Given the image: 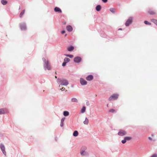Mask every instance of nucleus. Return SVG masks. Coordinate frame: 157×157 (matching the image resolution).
Returning <instances> with one entry per match:
<instances>
[{"label":"nucleus","instance_id":"423d86ee","mask_svg":"<svg viewBox=\"0 0 157 157\" xmlns=\"http://www.w3.org/2000/svg\"><path fill=\"white\" fill-rule=\"evenodd\" d=\"M127 134V132L124 130L121 129L119 130L117 134L118 135L123 136L126 135Z\"/></svg>","mask_w":157,"mask_h":157},{"label":"nucleus","instance_id":"79ce46f5","mask_svg":"<svg viewBox=\"0 0 157 157\" xmlns=\"http://www.w3.org/2000/svg\"><path fill=\"white\" fill-rule=\"evenodd\" d=\"M119 30H122V29H121V28H120V29H119Z\"/></svg>","mask_w":157,"mask_h":157},{"label":"nucleus","instance_id":"4be33fe9","mask_svg":"<svg viewBox=\"0 0 157 157\" xmlns=\"http://www.w3.org/2000/svg\"><path fill=\"white\" fill-rule=\"evenodd\" d=\"M70 60V59L67 58H65L64 59V62L66 63L69 62Z\"/></svg>","mask_w":157,"mask_h":157},{"label":"nucleus","instance_id":"dca6fc26","mask_svg":"<svg viewBox=\"0 0 157 157\" xmlns=\"http://www.w3.org/2000/svg\"><path fill=\"white\" fill-rule=\"evenodd\" d=\"M74 48L73 46H71L68 48L67 50L68 51L71 52L74 49Z\"/></svg>","mask_w":157,"mask_h":157},{"label":"nucleus","instance_id":"5701e85b","mask_svg":"<svg viewBox=\"0 0 157 157\" xmlns=\"http://www.w3.org/2000/svg\"><path fill=\"white\" fill-rule=\"evenodd\" d=\"M64 56H66L67 57H69L70 58H72L74 57L73 55H69V54H65L64 55Z\"/></svg>","mask_w":157,"mask_h":157},{"label":"nucleus","instance_id":"c756f323","mask_svg":"<svg viewBox=\"0 0 157 157\" xmlns=\"http://www.w3.org/2000/svg\"><path fill=\"white\" fill-rule=\"evenodd\" d=\"M109 112H110L113 113L114 112H116V111L115 109H110L109 110Z\"/></svg>","mask_w":157,"mask_h":157},{"label":"nucleus","instance_id":"37998d69","mask_svg":"<svg viewBox=\"0 0 157 157\" xmlns=\"http://www.w3.org/2000/svg\"><path fill=\"white\" fill-rule=\"evenodd\" d=\"M55 77L56 78H57V76H55Z\"/></svg>","mask_w":157,"mask_h":157},{"label":"nucleus","instance_id":"bb28decb","mask_svg":"<svg viewBox=\"0 0 157 157\" xmlns=\"http://www.w3.org/2000/svg\"><path fill=\"white\" fill-rule=\"evenodd\" d=\"M25 10H22L20 14V17H21L25 13Z\"/></svg>","mask_w":157,"mask_h":157},{"label":"nucleus","instance_id":"9b49d317","mask_svg":"<svg viewBox=\"0 0 157 157\" xmlns=\"http://www.w3.org/2000/svg\"><path fill=\"white\" fill-rule=\"evenodd\" d=\"M93 78V76L92 75H89L86 78V79L87 81H90L92 80Z\"/></svg>","mask_w":157,"mask_h":157},{"label":"nucleus","instance_id":"f03ea898","mask_svg":"<svg viewBox=\"0 0 157 157\" xmlns=\"http://www.w3.org/2000/svg\"><path fill=\"white\" fill-rule=\"evenodd\" d=\"M42 60L44 63V67L45 70L46 69L48 70H51L50 66L48 60H46L45 59L43 58H42Z\"/></svg>","mask_w":157,"mask_h":157},{"label":"nucleus","instance_id":"a18cd8bd","mask_svg":"<svg viewBox=\"0 0 157 157\" xmlns=\"http://www.w3.org/2000/svg\"><path fill=\"white\" fill-rule=\"evenodd\" d=\"M66 24V23H64V24Z\"/></svg>","mask_w":157,"mask_h":157},{"label":"nucleus","instance_id":"aec40b11","mask_svg":"<svg viewBox=\"0 0 157 157\" xmlns=\"http://www.w3.org/2000/svg\"><path fill=\"white\" fill-rule=\"evenodd\" d=\"M78 134V132L77 131H75L73 134V135L75 137L77 136Z\"/></svg>","mask_w":157,"mask_h":157},{"label":"nucleus","instance_id":"c03bdc74","mask_svg":"<svg viewBox=\"0 0 157 157\" xmlns=\"http://www.w3.org/2000/svg\"><path fill=\"white\" fill-rule=\"evenodd\" d=\"M112 10H114V9H112Z\"/></svg>","mask_w":157,"mask_h":157},{"label":"nucleus","instance_id":"c85d7f7f","mask_svg":"<svg viewBox=\"0 0 157 157\" xmlns=\"http://www.w3.org/2000/svg\"><path fill=\"white\" fill-rule=\"evenodd\" d=\"M101 6L100 5H98L96 7V10H100Z\"/></svg>","mask_w":157,"mask_h":157},{"label":"nucleus","instance_id":"7ed1b4c3","mask_svg":"<svg viewBox=\"0 0 157 157\" xmlns=\"http://www.w3.org/2000/svg\"><path fill=\"white\" fill-rule=\"evenodd\" d=\"M0 148L4 155L6 156V153L5 151V147L3 144L1 143L0 144Z\"/></svg>","mask_w":157,"mask_h":157},{"label":"nucleus","instance_id":"c9c22d12","mask_svg":"<svg viewBox=\"0 0 157 157\" xmlns=\"http://www.w3.org/2000/svg\"><path fill=\"white\" fill-rule=\"evenodd\" d=\"M54 10H60V9L58 7H56Z\"/></svg>","mask_w":157,"mask_h":157},{"label":"nucleus","instance_id":"473e14b6","mask_svg":"<svg viewBox=\"0 0 157 157\" xmlns=\"http://www.w3.org/2000/svg\"><path fill=\"white\" fill-rule=\"evenodd\" d=\"M66 63L63 62L62 64V66L63 67H64L66 66Z\"/></svg>","mask_w":157,"mask_h":157},{"label":"nucleus","instance_id":"2f4dec72","mask_svg":"<svg viewBox=\"0 0 157 157\" xmlns=\"http://www.w3.org/2000/svg\"><path fill=\"white\" fill-rule=\"evenodd\" d=\"M90 103L89 102V101H86V105L87 106H89L90 105Z\"/></svg>","mask_w":157,"mask_h":157},{"label":"nucleus","instance_id":"4c0bfd02","mask_svg":"<svg viewBox=\"0 0 157 157\" xmlns=\"http://www.w3.org/2000/svg\"><path fill=\"white\" fill-rule=\"evenodd\" d=\"M65 33V30H63L61 31V33L62 34H64Z\"/></svg>","mask_w":157,"mask_h":157},{"label":"nucleus","instance_id":"f8f14e48","mask_svg":"<svg viewBox=\"0 0 157 157\" xmlns=\"http://www.w3.org/2000/svg\"><path fill=\"white\" fill-rule=\"evenodd\" d=\"M81 155L82 156H86L88 155V153L84 150H82L80 152Z\"/></svg>","mask_w":157,"mask_h":157},{"label":"nucleus","instance_id":"b1692460","mask_svg":"<svg viewBox=\"0 0 157 157\" xmlns=\"http://www.w3.org/2000/svg\"><path fill=\"white\" fill-rule=\"evenodd\" d=\"M86 108L85 106H83L81 110L82 113H84L85 112Z\"/></svg>","mask_w":157,"mask_h":157},{"label":"nucleus","instance_id":"6e6552de","mask_svg":"<svg viewBox=\"0 0 157 157\" xmlns=\"http://www.w3.org/2000/svg\"><path fill=\"white\" fill-rule=\"evenodd\" d=\"M20 27L21 30H25L26 29V24L24 22L20 24Z\"/></svg>","mask_w":157,"mask_h":157},{"label":"nucleus","instance_id":"a211bd4d","mask_svg":"<svg viewBox=\"0 0 157 157\" xmlns=\"http://www.w3.org/2000/svg\"><path fill=\"white\" fill-rule=\"evenodd\" d=\"M71 101L72 102H78V100L77 99L75 98H73L71 99Z\"/></svg>","mask_w":157,"mask_h":157},{"label":"nucleus","instance_id":"58836bf2","mask_svg":"<svg viewBox=\"0 0 157 157\" xmlns=\"http://www.w3.org/2000/svg\"><path fill=\"white\" fill-rule=\"evenodd\" d=\"M102 1L105 3H106L107 2V0H102Z\"/></svg>","mask_w":157,"mask_h":157},{"label":"nucleus","instance_id":"72a5a7b5","mask_svg":"<svg viewBox=\"0 0 157 157\" xmlns=\"http://www.w3.org/2000/svg\"><path fill=\"white\" fill-rule=\"evenodd\" d=\"M151 157H157V155L155 154L152 155Z\"/></svg>","mask_w":157,"mask_h":157},{"label":"nucleus","instance_id":"ddd939ff","mask_svg":"<svg viewBox=\"0 0 157 157\" xmlns=\"http://www.w3.org/2000/svg\"><path fill=\"white\" fill-rule=\"evenodd\" d=\"M67 30L69 32H71L73 30L72 28V26L71 25H69L67 26L66 27Z\"/></svg>","mask_w":157,"mask_h":157},{"label":"nucleus","instance_id":"9d476101","mask_svg":"<svg viewBox=\"0 0 157 157\" xmlns=\"http://www.w3.org/2000/svg\"><path fill=\"white\" fill-rule=\"evenodd\" d=\"M80 82L82 85H85L87 84V82L83 78L80 79Z\"/></svg>","mask_w":157,"mask_h":157},{"label":"nucleus","instance_id":"412c9836","mask_svg":"<svg viewBox=\"0 0 157 157\" xmlns=\"http://www.w3.org/2000/svg\"><path fill=\"white\" fill-rule=\"evenodd\" d=\"M151 21L157 26V20L155 19H152Z\"/></svg>","mask_w":157,"mask_h":157},{"label":"nucleus","instance_id":"7c9ffc66","mask_svg":"<svg viewBox=\"0 0 157 157\" xmlns=\"http://www.w3.org/2000/svg\"><path fill=\"white\" fill-rule=\"evenodd\" d=\"M126 139L124 138V139L121 140V142L123 144H124L126 143Z\"/></svg>","mask_w":157,"mask_h":157},{"label":"nucleus","instance_id":"2eb2a0df","mask_svg":"<svg viewBox=\"0 0 157 157\" xmlns=\"http://www.w3.org/2000/svg\"><path fill=\"white\" fill-rule=\"evenodd\" d=\"M148 13L151 15H154L156 14L157 13L155 12L154 10H148Z\"/></svg>","mask_w":157,"mask_h":157},{"label":"nucleus","instance_id":"cd10ccee","mask_svg":"<svg viewBox=\"0 0 157 157\" xmlns=\"http://www.w3.org/2000/svg\"><path fill=\"white\" fill-rule=\"evenodd\" d=\"M144 23L146 25H150L151 24V23H150L149 22H148L147 21H144Z\"/></svg>","mask_w":157,"mask_h":157},{"label":"nucleus","instance_id":"6ab92c4d","mask_svg":"<svg viewBox=\"0 0 157 157\" xmlns=\"http://www.w3.org/2000/svg\"><path fill=\"white\" fill-rule=\"evenodd\" d=\"M83 123L84 124L86 125H87L88 124L89 120L87 117H86L85 120L83 121Z\"/></svg>","mask_w":157,"mask_h":157},{"label":"nucleus","instance_id":"0eeeda50","mask_svg":"<svg viewBox=\"0 0 157 157\" xmlns=\"http://www.w3.org/2000/svg\"><path fill=\"white\" fill-rule=\"evenodd\" d=\"M8 112V109L6 108L0 109V114H4Z\"/></svg>","mask_w":157,"mask_h":157},{"label":"nucleus","instance_id":"f704fd0d","mask_svg":"<svg viewBox=\"0 0 157 157\" xmlns=\"http://www.w3.org/2000/svg\"><path fill=\"white\" fill-rule=\"evenodd\" d=\"M56 12H59V13H61L62 12V10H54Z\"/></svg>","mask_w":157,"mask_h":157},{"label":"nucleus","instance_id":"f257e3e1","mask_svg":"<svg viewBox=\"0 0 157 157\" xmlns=\"http://www.w3.org/2000/svg\"><path fill=\"white\" fill-rule=\"evenodd\" d=\"M57 82L58 84L64 86H66L69 84L68 81L63 78H58Z\"/></svg>","mask_w":157,"mask_h":157},{"label":"nucleus","instance_id":"4468645a","mask_svg":"<svg viewBox=\"0 0 157 157\" xmlns=\"http://www.w3.org/2000/svg\"><path fill=\"white\" fill-rule=\"evenodd\" d=\"M65 119V118L64 117L62 118L61 120L60 126L61 127H63V126L64 122Z\"/></svg>","mask_w":157,"mask_h":157},{"label":"nucleus","instance_id":"393cba45","mask_svg":"<svg viewBox=\"0 0 157 157\" xmlns=\"http://www.w3.org/2000/svg\"><path fill=\"white\" fill-rule=\"evenodd\" d=\"M1 3L2 4L5 5L7 4V2L6 0H2L1 1Z\"/></svg>","mask_w":157,"mask_h":157},{"label":"nucleus","instance_id":"20e7f679","mask_svg":"<svg viewBox=\"0 0 157 157\" xmlns=\"http://www.w3.org/2000/svg\"><path fill=\"white\" fill-rule=\"evenodd\" d=\"M132 22V17H129L126 21L125 25L126 26H129Z\"/></svg>","mask_w":157,"mask_h":157},{"label":"nucleus","instance_id":"f3484780","mask_svg":"<svg viewBox=\"0 0 157 157\" xmlns=\"http://www.w3.org/2000/svg\"><path fill=\"white\" fill-rule=\"evenodd\" d=\"M69 114V113L67 111H65L63 112V115L65 117L68 116Z\"/></svg>","mask_w":157,"mask_h":157},{"label":"nucleus","instance_id":"1a4fd4ad","mask_svg":"<svg viewBox=\"0 0 157 157\" xmlns=\"http://www.w3.org/2000/svg\"><path fill=\"white\" fill-rule=\"evenodd\" d=\"M82 58L79 56H76L74 58V61L75 62L77 63H79L81 62Z\"/></svg>","mask_w":157,"mask_h":157},{"label":"nucleus","instance_id":"e433bc0d","mask_svg":"<svg viewBox=\"0 0 157 157\" xmlns=\"http://www.w3.org/2000/svg\"><path fill=\"white\" fill-rule=\"evenodd\" d=\"M113 13H115L116 10H110Z\"/></svg>","mask_w":157,"mask_h":157},{"label":"nucleus","instance_id":"ea45409f","mask_svg":"<svg viewBox=\"0 0 157 157\" xmlns=\"http://www.w3.org/2000/svg\"><path fill=\"white\" fill-rule=\"evenodd\" d=\"M60 90H64L65 88H64L63 87H62L61 89L60 88Z\"/></svg>","mask_w":157,"mask_h":157},{"label":"nucleus","instance_id":"39448f33","mask_svg":"<svg viewBox=\"0 0 157 157\" xmlns=\"http://www.w3.org/2000/svg\"><path fill=\"white\" fill-rule=\"evenodd\" d=\"M118 96V95L117 94H113L109 98V101H111L113 100H116L117 99Z\"/></svg>","mask_w":157,"mask_h":157},{"label":"nucleus","instance_id":"a878e982","mask_svg":"<svg viewBox=\"0 0 157 157\" xmlns=\"http://www.w3.org/2000/svg\"><path fill=\"white\" fill-rule=\"evenodd\" d=\"M125 139H126V141L127 140V141H129V140H131L132 139V137H124Z\"/></svg>","mask_w":157,"mask_h":157},{"label":"nucleus","instance_id":"a19ab883","mask_svg":"<svg viewBox=\"0 0 157 157\" xmlns=\"http://www.w3.org/2000/svg\"><path fill=\"white\" fill-rule=\"evenodd\" d=\"M148 138L149 140H152V138L150 137H148Z\"/></svg>","mask_w":157,"mask_h":157}]
</instances>
